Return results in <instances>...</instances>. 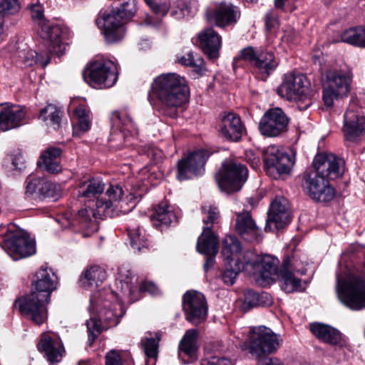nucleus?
Listing matches in <instances>:
<instances>
[{
  "label": "nucleus",
  "instance_id": "1",
  "mask_svg": "<svg viewBox=\"0 0 365 365\" xmlns=\"http://www.w3.org/2000/svg\"><path fill=\"white\" fill-rule=\"evenodd\" d=\"M56 279L51 269L42 266L35 274L30 294L16 301L21 314L36 325L47 320V304L56 288Z\"/></svg>",
  "mask_w": 365,
  "mask_h": 365
},
{
  "label": "nucleus",
  "instance_id": "2",
  "mask_svg": "<svg viewBox=\"0 0 365 365\" xmlns=\"http://www.w3.org/2000/svg\"><path fill=\"white\" fill-rule=\"evenodd\" d=\"M315 172L305 178L304 187L309 196L319 202H329L334 197V190L327 180H334L344 173V161L332 153H320L313 160Z\"/></svg>",
  "mask_w": 365,
  "mask_h": 365
},
{
  "label": "nucleus",
  "instance_id": "3",
  "mask_svg": "<svg viewBox=\"0 0 365 365\" xmlns=\"http://www.w3.org/2000/svg\"><path fill=\"white\" fill-rule=\"evenodd\" d=\"M188 86L183 77L175 73L157 76L151 85L150 97L161 114L173 118L177 109L187 98Z\"/></svg>",
  "mask_w": 365,
  "mask_h": 365
},
{
  "label": "nucleus",
  "instance_id": "4",
  "mask_svg": "<svg viewBox=\"0 0 365 365\" xmlns=\"http://www.w3.org/2000/svg\"><path fill=\"white\" fill-rule=\"evenodd\" d=\"M336 292L342 304L353 311L365 309V276L349 271L336 274Z\"/></svg>",
  "mask_w": 365,
  "mask_h": 365
},
{
  "label": "nucleus",
  "instance_id": "5",
  "mask_svg": "<svg viewBox=\"0 0 365 365\" xmlns=\"http://www.w3.org/2000/svg\"><path fill=\"white\" fill-rule=\"evenodd\" d=\"M322 99L331 107L335 100L347 96L350 91L351 76L349 71L336 66L324 68L322 71Z\"/></svg>",
  "mask_w": 365,
  "mask_h": 365
},
{
  "label": "nucleus",
  "instance_id": "6",
  "mask_svg": "<svg viewBox=\"0 0 365 365\" xmlns=\"http://www.w3.org/2000/svg\"><path fill=\"white\" fill-rule=\"evenodd\" d=\"M282 339L265 326L252 327L250 331L247 341L240 346L248 349L252 356L261 358L275 352L280 346Z\"/></svg>",
  "mask_w": 365,
  "mask_h": 365
},
{
  "label": "nucleus",
  "instance_id": "7",
  "mask_svg": "<svg viewBox=\"0 0 365 365\" xmlns=\"http://www.w3.org/2000/svg\"><path fill=\"white\" fill-rule=\"evenodd\" d=\"M83 77L94 88H110L118 80V68L110 60L98 58L87 65L83 71Z\"/></svg>",
  "mask_w": 365,
  "mask_h": 365
},
{
  "label": "nucleus",
  "instance_id": "8",
  "mask_svg": "<svg viewBox=\"0 0 365 365\" xmlns=\"http://www.w3.org/2000/svg\"><path fill=\"white\" fill-rule=\"evenodd\" d=\"M123 196V190L119 185H110L106 189L105 197L96 202V210L84 208L78 211V220L82 226L90 228L96 225V219L110 214V209L116 206Z\"/></svg>",
  "mask_w": 365,
  "mask_h": 365
},
{
  "label": "nucleus",
  "instance_id": "9",
  "mask_svg": "<svg viewBox=\"0 0 365 365\" xmlns=\"http://www.w3.org/2000/svg\"><path fill=\"white\" fill-rule=\"evenodd\" d=\"M277 93L288 101H304V108L312 104V91L305 76L294 73L284 75L281 84L276 89Z\"/></svg>",
  "mask_w": 365,
  "mask_h": 365
},
{
  "label": "nucleus",
  "instance_id": "10",
  "mask_svg": "<svg viewBox=\"0 0 365 365\" xmlns=\"http://www.w3.org/2000/svg\"><path fill=\"white\" fill-rule=\"evenodd\" d=\"M202 211L205 215V217L203 218V222L207 225V227L203 228V232L198 238L197 250L200 253L208 257L204 264L205 269H207V267L212 264L213 257L218 251L217 238L211 230V227L208 226V225L210 224L212 225L217 222L219 211L216 207L211 205H203Z\"/></svg>",
  "mask_w": 365,
  "mask_h": 365
},
{
  "label": "nucleus",
  "instance_id": "11",
  "mask_svg": "<svg viewBox=\"0 0 365 365\" xmlns=\"http://www.w3.org/2000/svg\"><path fill=\"white\" fill-rule=\"evenodd\" d=\"M247 175L245 165L233 160H226L216 173L215 179L220 189L230 194L241 189Z\"/></svg>",
  "mask_w": 365,
  "mask_h": 365
},
{
  "label": "nucleus",
  "instance_id": "12",
  "mask_svg": "<svg viewBox=\"0 0 365 365\" xmlns=\"http://www.w3.org/2000/svg\"><path fill=\"white\" fill-rule=\"evenodd\" d=\"M116 287L123 296L130 297L133 301L139 299L140 293L148 292L151 295H158L160 293L157 285L150 281H143L138 287L137 279L130 268L125 265L118 269Z\"/></svg>",
  "mask_w": 365,
  "mask_h": 365
},
{
  "label": "nucleus",
  "instance_id": "13",
  "mask_svg": "<svg viewBox=\"0 0 365 365\" xmlns=\"http://www.w3.org/2000/svg\"><path fill=\"white\" fill-rule=\"evenodd\" d=\"M3 247L14 260L30 257L36 252L34 240L19 228L9 230L4 235Z\"/></svg>",
  "mask_w": 365,
  "mask_h": 365
},
{
  "label": "nucleus",
  "instance_id": "14",
  "mask_svg": "<svg viewBox=\"0 0 365 365\" xmlns=\"http://www.w3.org/2000/svg\"><path fill=\"white\" fill-rule=\"evenodd\" d=\"M247 267L257 272V280L265 286L273 282L277 277L279 260L269 255H257L255 252L247 250L243 255Z\"/></svg>",
  "mask_w": 365,
  "mask_h": 365
},
{
  "label": "nucleus",
  "instance_id": "15",
  "mask_svg": "<svg viewBox=\"0 0 365 365\" xmlns=\"http://www.w3.org/2000/svg\"><path fill=\"white\" fill-rule=\"evenodd\" d=\"M96 24L102 30L108 43L121 40L125 35L124 19L117 10L101 11L96 19Z\"/></svg>",
  "mask_w": 365,
  "mask_h": 365
},
{
  "label": "nucleus",
  "instance_id": "16",
  "mask_svg": "<svg viewBox=\"0 0 365 365\" xmlns=\"http://www.w3.org/2000/svg\"><path fill=\"white\" fill-rule=\"evenodd\" d=\"M264 161L267 173L274 178L277 175L289 173L294 164L287 153L274 145L266 148Z\"/></svg>",
  "mask_w": 365,
  "mask_h": 365
},
{
  "label": "nucleus",
  "instance_id": "17",
  "mask_svg": "<svg viewBox=\"0 0 365 365\" xmlns=\"http://www.w3.org/2000/svg\"><path fill=\"white\" fill-rule=\"evenodd\" d=\"M342 133L346 141L356 143L365 135V117L354 105H351L344 115Z\"/></svg>",
  "mask_w": 365,
  "mask_h": 365
},
{
  "label": "nucleus",
  "instance_id": "18",
  "mask_svg": "<svg viewBox=\"0 0 365 365\" xmlns=\"http://www.w3.org/2000/svg\"><path fill=\"white\" fill-rule=\"evenodd\" d=\"M208 157L206 150H197L182 158L178 163V180L182 181L202 175Z\"/></svg>",
  "mask_w": 365,
  "mask_h": 365
},
{
  "label": "nucleus",
  "instance_id": "19",
  "mask_svg": "<svg viewBox=\"0 0 365 365\" xmlns=\"http://www.w3.org/2000/svg\"><path fill=\"white\" fill-rule=\"evenodd\" d=\"M68 29L60 24L49 21H42L38 34L41 37L47 41V47L51 54L61 56L63 54L66 46L63 40L68 34Z\"/></svg>",
  "mask_w": 365,
  "mask_h": 365
},
{
  "label": "nucleus",
  "instance_id": "20",
  "mask_svg": "<svg viewBox=\"0 0 365 365\" xmlns=\"http://www.w3.org/2000/svg\"><path fill=\"white\" fill-rule=\"evenodd\" d=\"M183 310L187 321L198 324L204 321L207 314L205 296L196 291H188L183 296Z\"/></svg>",
  "mask_w": 365,
  "mask_h": 365
},
{
  "label": "nucleus",
  "instance_id": "21",
  "mask_svg": "<svg viewBox=\"0 0 365 365\" xmlns=\"http://www.w3.org/2000/svg\"><path fill=\"white\" fill-rule=\"evenodd\" d=\"M289 119L279 108L268 110L262 118L259 129L267 137H276L287 130Z\"/></svg>",
  "mask_w": 365,
  "mask_h": 365
},
{
  "label": "nucleus",
  "instance_id": "22",
  "mask_svg": "<svg viewBox=\"0 0 365 365\" xmlns=\"http://www.w3.org/2000/svg\"><path fill=\"white\" fill-rule=\"evenodd\" d=\"M112 120L115 126L119 128L120 131L115 133L113 130L110 138V147L115 149H122L124 147L123 141L125 142L128 137L126 132L131 135H136L138 133L136 125L131 118L125 112H114L112 116Z\"/></svg>",
  "mask_w": 365,
  "mask_h": 365
},
{
  "label": "nucleus",
  "instance_id": "23",
  "mask_svg": "<svg viewBox=\"0 0 365 365\" xmlns=\"http://www.w3.org/2000/svg\"><path fill=\"white\" fill-rule=\"evenodd\" d=\"M25 114L24 109L18 105L0 104V130L7 131L20 126Z\"/></svg>",
  "mask_w": 365,
  "mask_h": 365
},
{
  "label": "nucleus",
  "instance_id": "24",
  "mask_svg": "<svg viewBox=\"0 0 365 365\" xmlns=\"http://www.w3.org/2000/svg\"><path fill=\"white\" fill-rule=\"evenodd\" d=\"M290 222L288 210V202L283 197H277L270 205L267 224L265 230L274 224L277 230H279Z\"/></svg>",
  "mask_w": 365,
  "mask_h": 365
},
{
  "label": "nucleus",
  "instance_id": "25",
  "mask_svg": "<svg viewBox=\"0 0 365 365\" xmlns=\"http://www.w3.org/2000/svg\"><path fill=\"white\" fill-rule=\"evenodd\" d=\"M91 309L96 308L99 314V319L107 322L110 326H115L119 322V318L123 315L122 302L118 299L115 304L106 299L101 303L95 302L93 298L91 299Z\"/></svg>",
  "mask_w": 365,
  "mask_h": 365
},
{
  "label": "nucleus",
  "instance_id": "26",
  "mask_svg": "<svg viewBox=\"0 0 365 365\" xmlns=\"http://www.w3.org/2000/svg\"><path fill=\"white\" fill-rule=\"evenodd\" d=\"M40 351L44 352L51 363L59 362L65 353L61 339L56 335L44 333L38 345Z\"/></svg>",
  "mask_w": 365,
  "mask_h": 365
},
{
  "label": "nucleus",
  "instance_id": "27",
  "mask_svg": "<svg viewBox=\"0 0 365 365\" xmlns=\"http://www.w3.org/2000/svg\"><path fill=\"white\" fill-rule=\"evenodd\" d=\"M236 230L245 240L252 242H258L262 240L261 231L247 211L237 214Z\"/></svg>",
  "mask_w": 365,
  "mask_h": 365
},
{
  "label": "nucleus",
  "instance_id": "28",
  "mask_svg": "<svg viewBox=\"0 0 365 365\" xmlns=\"http://www.w3.org/2000/svg\"><path fill=\"white\" fill-rule=\"evenodd\" d=\"M210 22H215L216 26L225 27L237 21L240 11L232 4L227 3L220 4L217 8L207 15Z\"/></svg>",
  "mask_w": 365,
  "mask_h": 365
},
{
  "label": "nucleus",
  "instance_id": "29",
  "mask_svg": "<svg viewBox=\"0 0 365 365\" xmlns=\"http://www.w3.org/2000/svg\"><path fill=\"white\" fill-rule=\"evenodd\" d=\"M198 331L195 329L186 331L178 346V355L183 364H188L197 359Z\"/></svg>",
  "mask_w": 365,
  "mask_h": 365
},
{
  "label": "nucleus",
  "instance_id": "30",
  "mask_svg": "<svg viewBox=\"0 0 365 365\" xmlns=\"http://www.w3.org/2000/svg\"><path fill=\"white\" fill-rule=\"evenodd\" d=\"M244 131L241 120L234 113H225L221 118L220 132L227 140L237 141L242 135Z\"/></svg>",
  "mask_w": 365,
  "mask_h": 365
},
{
  "label": "nucleus",
  "instance_id": "31",
  "mask_svg": "<svg viewBox=\"0 0 365 365\" xmlns=\"http://www.w3.org/2000/svg\"><path fill=\"white\" fill-rule=\"evenodd\" d=\"M199 45L205 54L210 59L219 57L221 48V36L212 28L202 30L198 34Z\"/></svg>",
  "mask_w": 365,
  "mask_h": 365
},
{
  "label": "nucleus",
  "instance_id": "32",
  "mask_svg": "<svg viewBox=\"0 0 365 365\" xmlns=\"http://www.w3.org/2000/svg\"><path fill=\"white\" fill-rule=\"evenodd\" d=\"M61 150L56 147H49L43 150L40 156L38 166L51 173H58L61 170L59 158L61 155Z\"/></svg>",
  "mask_w": 365,
  "mask_h": 365
},
{
  "label": "nucleus",
  "instance_id": "33",
  "mask_svg": "<svg viewBox=\"0 0 365 365\" xmlns=\"http://www.w3.org/2000/svg\"><path fill=\"white\" fill-rule=\"evenodd\" d=\"M247 251L242 252L239 240L233 236H227L222 241V255L225 262H244L243 255Z\"/></svg>",
  "mask_w": 365,
  "mask_h": 365
},
{
  "label": "nucleus",
  "instance_id": "34",
  "mask_svg": "<svg viewBox=\"0 0 365 365\" xmlns=\"http://www.w3.org/2000/svg\"><path fill=\"white\" fill-rule=\"evenodd\" d=\"M14 58L17 63L24 67H29L38 63L44 68L50 63L51 60L48 53L46 55L38 54L35 51L31 49L19 51L14 54Z\"/></svg>",
  "mask_w": 365,
  "mask_h": 365
},
{
  "label": "nucleus",
  "instance_id": "35",
  "mask_svg": "<svg viewBox=\"0 0 365 365\" xmlns=\"http://www.w3.org/2000/svg\"><path fill=\"white\" fill-rule=\"evenodd\" d=\"M105 190V184L99 179L88 178L81 180L78 187V193L79 197L88 199V200H95L98 198V195H101Z\"/></svg>",
  "mask_w": 365,
  "mask_h": 365
},
{
  "label": "nucleus",
  "instance_id": "36",
  "mask_svg": "<svg viewBox=\"0 0 365 365\" xmlns=\"http://www.w3.org/2000/svg\"><path fill=\"white\" fill-rule=\"evenodd\" d=\"M106 277L104 269L99 266H92L86 269L81 275L79 285L86 289L98 287Z\"/></svg>",
  "mask_w": 365,
  "mask_h": 365
},
{
  "label": "nucleus",
  "instance_id": "37",
  "mask_svg": "<svg viewBox=\"0 0 365 365\" xmlns=\"http://www.w3.org/2000/svg\"><path fill=\"white\" fill-rule=\"evenodd\" d=\"M278 66L274 54L271 52H260L257 55L254 67L256 69L258 77L265 81Z\"/></svg>",
  "mask_w": 365,
  "mask_h": 365
},
{
  "label": "nucleus",
  "instance_id": "38",
  "mask_svg": "<svg viewBox=\"0 0 365 365\" xmlns=\"http://www.w3.org/2000/svg\"><path fill=\"white\" fill-rule=\"evenodd\" d=\"M311 332L319 340L331 344H337L341 340L340 332L336 329L321 323L310 324Z\"/></svg>",
  "mask_w": 365,
  "mask_h": 365
},
{
  "label": "nucleus",
  "instance_id": "39",
  "mask_svg": "<svg viewBox=\"0 0 365 365\" xmlns=\"http://www.w3.org/2000/svg\"><path fill=\"white\" fill-rule=\"evenodd\" d=\"M150 220L153 225L157 227L162 225L168 226L175 221L177 217L173 209L167 202H161L155 208L150 216Z\"/></svg>",
  "mask_w": 365,
  "mask_h": 365
},
{
  "label": "nucleus",
  "instance_id": "40",
  "mask_svg": "<svg viewBox=\"0 0 365 365\" xmlns=\"http://www.w3.org/2000/svg\"><path fill=\"white\" fill-rule=\"evenodd\" d=\"M341 41L357 47L365 48V27L345 30L341 35Z\"/></svg>",
  "mask_w": 365,
  "mask_h": 365
},
{
  "label": "nucleus",
  "instance_id": "41",
  "mask_svg": "<svg viewBox=\"0 0 365 365\" xmlns=\"http://www.w3.org/2000/svg\"><path fill=\"white\" fill-rule=\"evenodd\" d=\"M62 111L52 104H48L41 110L39 118L46 123V125L56 130L59 128Z\"/></svg>",
  "mask_w": 365,
  "mask_h": 365
},
{
  "label": "nucleus",
  "instance_id": "42",
  "mask_svg": "<svg viewBox=\"0 0 365 365\" xmlns=\"http://www.w3.org/2000/svg\"><path fill=\"white\" fill-rule=\"evenodd\" d=\"M76 118V125L73 127V134L79 135V131L84 133L91 128V118L89 111L85 105L80 103L78 106L74 108Z\"/></svg>",
  "mask_w": 365,
  "mask_h": 365
},
{
  "label": "nucleus",
  "instance_id": "43",
  "mask_svg": "<svg viewBox=\"0 0 365 365\" xmlns=\"http://www.w3.org/2000/svg\"><path fill=\"white\" fill-rule=\"evenodd\" d=\"M225 269L222 274V279L227 285L234 284L237 274L244 269H247L248 267L244 262H239L237 259L236 262H225Z\"/></svg>",
  "mask_w": 365,
  "mask_h": 365
},
{
  "label": "nucleus",
  "instance_id": "44",
  "mask_svg": "<svg viewBox=\"0 0 365 365\" xmlns=\"http://www.w3.org/2000/svg\"><path fill=\"white\" fill-rule=\"evenodd\" d=\"M282 277V287L287 293H291L295 291L302 290V282L299 279L295 277L294 274L284 269L281 273Z\"/></svg>",
  "mask_w": 365,
  "mask_h": 365
},
{
  "label": "nucleus",
  "instance_id": "45",
  "mask_svg": "<svg viewBox=\"0 0 365 365\" xmlns=\"http://www.w3.org/2000/svg\"><path fill=\"white\" fill-rule=\"evenodd\" d=\"M106 365H134L127 352L110 350L106 355Z\"/></svg>",
  "mask_w": 365,
  "mask_h": 365
},
{
  "label": "nucleus",
  "instance_id": "46",
  "mask_svg": "<svg viewBox=\"0 0 365 365\" xmlns=\"http://www.w3.org/2000/svg\"><path fill=\"white\" fill-rule=\"evenodd\" d=\"M160 338V334L155 333V337H147L142 341L144 353L149 359H156Z\"/></svg>",
  "mask_w": 365,
  "mask_h": 365
},
{
  "label": "nucleus",
  "instance_id": "47",
  "mask_svg": "<svg viewBox=\"0 0 365 365\" xmlns=\"http://www.w3.org/2000/svg\"><path fill=\"white\" fill-rule=\"evenodd\" d=\"M43 186L41 187L40 197L56 200L61 196V189L58 184L50 182L46 179Z\"/></svg>",
  "mask_w": 365,
  "mask_h": 365
},
{
  "label": "nucleus",
  "instance_id": "48",
  "mask_svg": "<svg viewBox=\"0 0 365 365\" xmlns=\"http://www.w3.org/2000/svg\"><path fill=\"white\" fill-rule=\"evenodd\" d=\"M45 180L44 178L34 174L29 175L26 180V193L29 195L36 194L40 196L41 187H43Z\"/></svg>",
  "mask_w": 365,
  "mask_h": 365
},
{
  "label": "nucleus",
  "instance_id": "49",
  "mask_svg": "<svg viewBox=\"0 0 365 365\" xmlns=\"http://www.w3.org/2000/svg\"><path fill=\"white\" fill-rule=\"evenodd\" d=\"M128 235L133 250L140 251L143 247L147 246L146 239L139 227L129 230Z\"/></svg>",
  "mask_w": 365,
  "mask_h": 365
},
{
  "label": "nucleus",
  "instance_id": "50",
  "mask_svg": "<svg viewBox=\"0 0 365 365\" xmlns=\"http://www.w3.org/2000/svg\"><path fill=\"white\" fill-rule=\"evenodd\" d=\"M86 326L89 333L88 344L91 346L97 335L101 332L102 327L99 320L95 316H91L90 320L86 322Z\"/></svg>",
  "mask_w": 365,
  "mask_h": 365
},
{
  "label": "nucleus",
  "instance_id": "51",
  "mask_svg": "<svg viewBox=\"0 0 365 365\" xmlns=\"http://www.w3.org/2000/svg\"><path fill=\"white\" fill-rule=\"evenodd\" d=\"M19 9V0H0V14L4 16L15 14Z\"/></svg>",
  "mask_w": 365,
  "mask_h": 365
},
{
  "label": "nucleus",
  "instance_id": "52",
  "mask_svg": "<svg viewBox=\"0 0 365 365\" xmlns=\"http://www.w3.org/2000/svg\"><path fill=\"white\" fill-rule=\"evenodd\" d=\"M117 11L120 12L123 19L133 16L137 11L135 0H121L120 8Z\"/></svg>",
  "mask_w": 365,
  "mask_h": 365
},
{
  "label": "nucleus",
  "instance_id": "53",
  "mask_svg": "<svg viewBox=\"0 0 365 365\" xmlns=\"http://www.w3.org/2000/svg\"><path fill=\"white\" fill-rule=\"evenodd\" d=\"M259 304V296L257 292L252 290L246 292L245 294V300L242 304L245 310L251 309Z\"/></svg>",
  "mask_w": 365,
  "mask_h": 365
},
{
  "label": "nucleus",
  "instance_id": "54",
  "mask_svg": "<svg viewBox=\"0 0 365 365\" xmlns=\"http://www.w3.org/2000/svg\"><path fill=\"white\" fill-rule=\"evenodd\" d=\"M258 53H259L256 52L252 47L248 46L240 51L238 58L247 61L254 66L257 58Z\"/></svg>",
  "mask_w": 365,
  "mask_h": 365
},
{
  "label": "nucleus",
  "instance_id": "55",
  "mask_svg": "<svg viewBox=\"0 0 365 365\" xmlns=\"http://www.w3.org/2000/svg\"><path fill=\"white\" fill-rule=\"evenodd\" d=\"M189 66L192 68V71L197 76L203 75L206 71L203 58L197 55L194 56Z\"/></svg>",
  "mask_w": 365,
  "mask_h": 365
},
{
  "label": "nucleus",
  "instance_id": "56",
  "mask_svg": "<svg viewBox=\"0 0 365 365\" xmlns=\"http://www.w3.org/2000/svg\"><path fill=\"white\" fill-rule=\"evenodd\" d=\"M31 15L34 21H36L38 27L41 28L42 21H47L43 19V10L41 4H33L30 7Z\"/></svg>",
  "mask_w": 365,
  "mask_h": 365
},
{
  "label": "nucleus",
  "instance_id": "57",
  "mask_svg": "<svg viewBox=\"0 0 365 365\" xmlns=\"http://www.w3.org/2000/svg\"><path fill=\"white\" fill-rule=\"evenodd\" d=\"M201 365H233L232 361L225 357L211 356L202 360Z\"/></svg>",
  "mask_w": 365,
  "mask_h": 365
},
{
  "label": "nucleus",
  "instance_id": "58",
  "mask_svg": "<svg viewBox=\"0 0 365 365\" xmlns=\"http://www.w3.org/2000/svg\"><path fill=\"white\" fill-rule=\"evenodd\" d=\"M145 1L158 15L165 16L169 10V6L167 4L160 5L155 0H145Z\"/></svg>",
  "mask_w": 365,
  "mask_h": 365
},
{
  "label": "nucleus",
  "instance_id": "59",
  "mask_svg": "<svg viewBox=\"0 0 365 365\" xmlns=\"http://www.w3.org/2000/svg\"><path fill=\"white\" fill-rule=\"evenodd\" d=\"M245 158L254 169L259 168L260 165V158L259 155H256L254 151L247 150L245 152Z\"/></svg>",
  "mask_w": 365,
  "mask_h": 365
},
{
  "label": "nucleus",
  "instance_id": "60",
  "mask_svg": "<svg viewBox=\"0 0 365 365\" xmlns=\"http://www.w3.org/2000/svg\"><path fill=\"white\" fill-rule=\"evenodd\" d=\"M278 24V17L274 11H268L265 15V25L270 30Z\"/></svg>",
  "mask_w": 365,
  "mask_h": 365
},
{
  "label": "nucleus",
  "instance_id": "61",
  "mask_svg": "<svg viewBox=\"0 0 365 365\" xmlns=\"http://www.w3.org/2000/svg\"><path fill=\"white\" fill-rule=\"evenodd\" d=\"M194 56L195 55L193 53L189 52L187 54L178 58L177 61L183 66H189Z\"/></svg>",
  "mask_w": 365,
  "mask_h": 365
},
{
  "label": "nucleus",
  "instance_id": "62",
  "mask_svg": "<svg viewBox=\"0 0 365 365\" xmlns=\"http://www.w3.org/2000/svg\"><path fill=\"white\" fill-rule=\"evenodd\" d=\"M258 365H284L281 361L274 357L264 359Z\"/></svg>",
  "mask_w": 365,
  "mask_h": 365
},
{
  "label": "nucleus",
  "instance_id": "63",
  "mask_svg": "<svg viewBox=\"0 0 365 365\" xmlns=\"http://www.w3.org/2000/svg\"><path fill=\"white\" fill-rule=\"evenodd\" d=\"M181 6H182L180 8V14H178L177 11H173L172 13L173 16L178 15V16H177L178 18H181V17H184V16H185L189 14L190 12L187 10V4L185 3H184V2H182L181 3Z\"/></svg>",
  "mask_w": 365,
  "mask_h": 365
},
{
  "label": "nucleus",
  "instance_id": "64",
  "mask_svg": "<svg viewBox=\"0 0 365 365\" xmlns=\"http://www.w3.org/2000/svg\"><path fill=\"white\" fill-rule=\"evenodd\" d=\"M287 0H274V6L277 9H282Z\"/></svg>",
  "mask_w": 365,
  "mask_h": 365
}]
</instances>
